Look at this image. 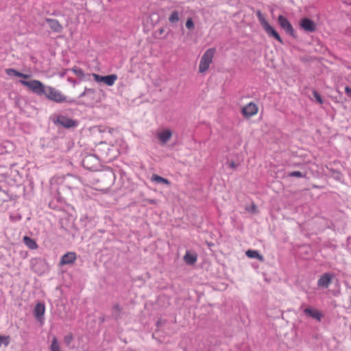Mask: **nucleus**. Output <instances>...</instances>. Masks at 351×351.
<instances>
[{"instance_id":"nucleus-12","label":"nucleus","mask_w":351,"mask_h":351,"mask_svg":"<svg viewBox=\"0 0 351 351\" xmlns=\"http://www.w3.org/2000/svg\"><path fill=\"white\" fill-rule=\"evenodd\" d=\"M45 21L48 23L49 28L54 32L61 33L63 30L62 25L54 19L46 18Z\"/></svg>"},{"instance_id":"nucleus-20","label":"nucleus","mask_w":351,"mask_h":351,"mask_svg":"<svg viewBox=\"0 0 351 351\" xmlns=\"http://www.w3.org/2000/svg\"><path fill=\"white\" fill-rule=\"evenodd\" d=\"M50 351H62L60 343L56 337H53L49 346Z\"/></svg>"},{"instance_id":"nucleus-30","label":"nucleus","mask_w":351,"mask_h":351,"mask_svg":"<svg viewBox=\"0 0 351 351\" xmlns=\"http://www.w3.org/2000/svg\"><path fill=\"white\" fill-rule=\"evenodd\" d=\"M313 96H314V97L315 98L316 101H317L319 104H323V102H324V101H323V99H322V98L321 95H319V93H317V91L314 90V91L313 92Z\"/></svg>"},{"instance_id":"nucleus-24","label":"nucleus","mask_w":351,"mask_h":351,"mask_svg":"<svg viewBox=\"0 0 351 351\" xmlns=\"http://www.w3.org/2000/svg\"><path fill=\"white\" fill-rule=\"evenodd\" d=\"M73 340V335L71 332H69L64 337V341L66 346H69Z\"/></svg>"},{"instance_id":"nucleus-6","label":"nucleus","mask_w":351,"mask_h":351,"mask_svg":"<svg viewBox=\"0 0 351 351\" xmlns=\"http://www.w3.org/2000/svg\"><path fill=\"white\" fill-rule=\"evenodd\" d=\"M278 21L280 26L289 34L293 36L294 29L290 22L287 18L282 15H280L278 18Z\"/></svg>"},{"instance_id":"nucleus-31","label":"nucleus","mask_w":351,"mask_h":351,"mask_svg":"<svg viewBox=\"0 0 351 351\" xmlns=\"http://www.w3.org/2000/svg\"><path fill=\"white\" fill-rule=\"evenodd\" d=\"M18 77H22L23 79H29L30 77V75H27V74H24V73H22L19 72V73L18 75Z\"/></svg>"},{"instance_id":"nucleus-7","label":"nucleus","mask_w":351,"mask_h":351,"mask_svg":"<svg viewBox=\"0 0 351 351\" xmlns=\"http://www.w3.org/2000/svg\"><path fill=\"white\" fill-rule=\"evenodd\" d=\"M98 163V159L93 155H87L84 157L82 164L88 169H94Z\"/></svg>"},{"instance_id":"nucleus-32","label":"nucleus","mask_w":351,"mask_h":351,"mask_svg":"<svg viewBox=\"0 0 351 351\" xmlns=\"http://www.w3.org/2000/svg\"><path fill=\"white\" fill-rule=\"evenodd\" d=\"M228 165L231 169H235L238 166L234 161L229 162Z\"/></svg>"},{"instance_id":"nucleus-29","label":"nucleus","mask_w":351,"mask_h":351,"mask_svg":"<svg viewBox=\"0 0 351 351\" xmlns=\"http://www.w3.org/2000/svg\"><path fill=\"white\" fill-rule=\"evenodd\" d=\"M95 90L93 88H85V90L80 95V97H82L88 95H94Z\"/></svg>"},{"instance_id":"nucleus-33","label":"nucleus","mask_w":351,"mask_h":351,"mask_svg":"<svg viewBox=\"0 0 351 351\" xmlns=\"http://www.w3.org/2000/svg\"><path fill=\"white\" fill-rule=\"evenodd\" d=\"M345 92L348 96L351 97V88L346 86L345 88Z\"/></svg>"},{"instance_id":"nucleus-11","label":"nucleus","mask_w":351,"mask_h":351,"mask_svg":"<svg viewBox=\"0 0 351 351\" xmlns=\"http://www.w3.org/2000/svg\"><path fill=\"white\" fill-rule=\"evenodd\" d=\"M76 254L73 252H69L64 254L60 261V265H70L73 263L76 260Z\"/></svg>"},{"instance_id":"nucleus-17","label":"nucleus","mask_w":351,"mask_h":351,"mask_svg":"<svg viewBox=\"0 0 351 351\" xmlns=\"http://www.w3.org/2000/svg\"><path fill=\"white\" fill-rule=\"evenodd\" d=\"M245 254L247 257L250 258H256L260 261H263L264 258L262 255H261L258 251L249 250L245 252Z\"/></svg>"},{"instance_id":"nucleus-25","label":"nucleus","mask_w":351,"mask_h":351,"mask_svg":"<svg viewBox=\"0 0 351 351\" xmlns=\"http://www.w3.org/2000/svg\"><path fill=\"white\" fill-rule=\"evenodd\" d=\"M71 71L78 77H84L83 70L77 66H73L71 69Z\"/></svg>"},{"instance_id":"nucleus-13","label":"nucleus","mask_w":351,"mask_h":351,"mask_svg":"<svg viewBox=\"0 0 351 351\" xmlns=\"http://www.w3.org/2000/svg\"><path fill=\"white\" fill-rule=\"evenodd\" d=\"M304 313L306 315V316H308V317H311L312 318H314L315 319H317V321H321L322 319V313L318 311L317 309H315V308H306L304 310Z\"/></svg>"},{"instance_id":"nucleus-1","label":"nucleus","mask_w":351,"mask_h":351,"mask_svg":"<svg viewBox=\"0 0 351 351\" xmlns=\"http://www.w3.org/2000/svg\"><path fill=\"white\" fill-rule=\"evenodd\" d=\"M20 84L28 88L34 93L42 95H44L48 99L56 103H73V99H68L61 91L50 86H45L40 81L32 80L30 81L20 80Z\"/></svg>"},{"instance_id":"nucleus-23","label":"nucleus","mask_w":351,"mask_h":351,"mask_svg":"<svg viewBox=\"0 0 351 351\" xmlns=\"http://www.w3.org/2000/svg\"><path fill=\"white\" fill-rule=\"evenodd\" d=\"M10 343V336H3L0 335V347L2 345L7 347Z\"/></svg>"},{"instance_id":"nucleus-8","label":"nucleus","mask_w":351,"mask_h":351,"mask_svg":"<svg viewBox=\"0 0 351 351\" xmlns=\"http://www.w3.org/2000/svg\"><path fill=\"white\" fill-rule=\"evenodd\" d=\"M156 137L161 144H166L172 137V132L169 129L161 130L157 133Z\"/></svg>"},{"instance_id":"nucleus-5","label":"nucleus","mask_w":351,"mask_h":351,"mask_svg":"<svg viewBox=\"0 0 351 351\" xmlns=\"http://www.w3.org/2000/svg\"><path fill=\"white\" fill-rule=\"evenodd\" d=\"M258 112V108L257 105L254 102H250L242 108L241 113L243 117L246 118H250L256 115Z\"/></svg>"},{"instance_id":"nucleus-21","label":"nucleus","mask_w":351,"mask_h":351,"mask_svg":"<svg viewBox=\"0 0 351 351\" xmlns=\"http://www.w3.org/2000/svg\"><path fill=\"white\" fill-rule=\"evenodd\" d=\"M180 21V13L178 11H173L169 16V21L171 24L177 23Z\"/></svg>"},{"instance_id":"nucleus-10","label":"nucleus","mask_w":351,"mask_h":351,"mask_svg":"<svg viewBox=\"0 0 351 351\" xmlns=\"http://www.w3.org/2000/svg\"><path fill=\"white\" fill-rule=\"evenodd\" d=\"M300 25L302 29L308 32H313L316 29V25L314 21L307 18L302 19Z\"/></svg>"},{"instance_id":"nucleus-4","label":"nucleus","mask_w":351,"mask_h":351,"mask_svg":"<svg viewBox=\"0 0 351 351\" xmlns=\"http://www.w3.org/2000/svg\"><path fill=\"white\" fill-rule=\"evenodd\" d=\"M92 76L95 82H103L104 84L109 86H113L118 78L116 74L101 76L96 73H93Z\"/></svg>"},{"instance_id":"nucleus-14","label":"nucleus","mask_w":351,"mask_h":351,"mask_svg":"<svg viewBox=\"0 0 351 351\" xmlns=\"http://www.w3.org/2000/svg\"><path fill=\"white\" fill-rule=\"evenodd\" d=\"M45 312V306L42 303H38L34 307V315L38 321H42Z\"/></svg>"},{"instance_id":"nucleus-9","label":"nucleus","mask_w":351,"mask_h":351,"mask_svg":"<svg viewBox=\"0 0 351 351\" xmlns=\"http://www.w3.org/2000/svg\"><path fill=\"white\" fill-rule=\"evenodd\" d=\"M333 276L329 273H325L317 280V286L322 288H328L332 281Z\"/></svg>"},{"instance_id":"nucleus-28","label":"nucleus","mask_w":351,"mask_h":351,"mask_svg":"<svg viewBox=\"0 0 351 351\" xmlns=\"http://www.w3.org/2000/svg\"><path fill=\"white\" fill-rule=\"evenodd\" d=\"M186 27L189 29H193L195 27L194 23L191 18H189L186 22Z\"/></svg>"},{"instance_id":"nucleus-15","label":"nucleus","mask_w":351,"mask_h":351,"mask_svg":"<svg viewBox=\"0 0 351 351\" xmlns=\"http://www.w3.org/2000/svg\"><path fill=\"white\" fill-rule=\"evenodd\" d=\"M58 122L64 128H69L76 125L74 120L64 116H61L58 118Z\"/></svg>"},{"instance_id":"nucleus-3","label":"nucleus","mask_w":351,"mask_h":351,"mask_svg":"<svg viewBox=\"0 0 351 351\" xmlns=\"http://www.w3.org/2000/svg\"><path fill=\"white\" fill-rule=\"evenodd\" d=\"M256 16L258 17V19L265 31V32L269 36H273L274 38H276L278 42L280 43H282V40L278 34V32L269 24V23L267 21L265 17L263 16V14L261 13L260 10H258L256 12Z\"/></svg>"},{"instance_id":"nucleus-34","label":"nucleus","mask_w":351,"mask_h":351,"mask_svg":"<svg viewBox=\"0 0 351 351\" xmlns=\"http://www.w3.org/2000/svg\"><path fill=\"white\" fill-rule=\"evenodd\" d=\"M158 31L160 34H162L165 32L164 28H160Z\"/></svg>"},{"instance_id":"nucleus-16","label":"nucleus","mask_w":351,"mask_h":351,"mask_svg":"<svg viewBox=\"0 0 351 351\" xmlns=\"http://www.w3.org/2000/svg\"><path fill=\"white\" fill-rule=\"evenodd\" d=\"M23 242L25 245L31 250H36L38 248L36 242L29 237L25 236L23 237Z\"/></svg>"},{"instance_id":"nucleus-35","label":"nucleus","mask_w":351,"mask_h":351,"mask_svg":"<svg viewBox=\"0 0 351 351\" xmlns=\"http://www.w3.org/2000/svg\"><path fill=\"white\" fill-rule=\"evenodd\" d=\"M149 202L152 203V204H154V200H150Z\"/></svg>"},{"instance_id":"nucleus-27","label":"nucleus","mask_w":351,"mask_h":351,"mask_svg":"<svg viewBox=\"0 0 351 351\" xmlns=\"http://www.w3.org/2000/svg\"><path fill=\"white\" fill-rule=\"evenodd\" d=\"M289 177H296V178H304L305 177V174H303L302 172L298 171H291L289 173Z\"/></svg>"},{"instance_id":"nucleus-26","label":"nucleus","mask_w":351,"mask_h":351,"mask_svg":"<svg viewBox=\"0 0 351 351\" xmlns=\"http://www.w3.org/2000/svg\"><path fill=\"white\" fill-rule=\"evenodd\" d=\"M6 74L9 76H16L18 77L19 71L14 69H6L5 70Z\"/></svg>"},{"instance_id":"nucleus-18","label":"nucleus","mask_w":351,"mask_h":351,"mask_svg":"<svg viewBox=\"0 0 351 351\" xmlns=\"http://www.w3.org/2000/svg\"><path fill=\"white\" fill-rule=\"evenodd\" d=\"M151 180L156 183H162L166 185H170L171 182L166 178H164L158 175L153 174Z\"/></svg>"},{"instance_id":"nucleus-19","label":"nucleus","mask_w":351,"mask_h":351,"mask_svg":"<svg viewBox=\"0 0 351 351\" xmlns=\"http://www.w3.org/2000/svg\"><path fill=\"white\" fill-rule=\"evenodd\" d=\"M184 261L189 265H193L197 261V256L187 252L184 256Z\"/></svg>"},{"instance_id":"nucleus-22","label":"nucleus","mask_w":351,"mask_h":351,"mask_svg":"<svg viewBox=\"0 0 351 351\" xmlns=\"http://www.w3.org/2000/svg\"><path fill=\"white\" fill-rule=\"evenodd\" d=\"M121 313V308L119 304H115L112 307V315L118 319L120 317Z\"/></svg>"},{"instance_id":"nucleus-2","label":"nucleus","mask_w":351,"mask_h":351,"mask_svg":"<svg viewBox=\"0 0 351 351\" xmlns=\"http://www.w3.org/2000/svg\"><path fill=\"white\" fill-rule=\"evenodd\" d=\"M216 51V49L212 47L208 49L204 53L200 58L199 64V72L200 73H204L209 69L210 65L213 62Z\"/></svg>"}]
</instances>
